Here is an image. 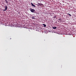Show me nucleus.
Masks as SVG:
<instances>
[{"mask_svg": "<svg viewBox=\"0 0 76 76\" xmlns=\"http://www.w3.org/2000/svg\"><path fill=\"white\" fill-rule=\"evenodd\" d=\"M29 10L32 12H35V10L34 9H32L31 8H29Z\"/></svg>", "mask_w": 76, "mask_h": 76, "instance_id": "f257e3e1", "label": "nucleus"}, {"mask_svg": "<svg viewBox=\"0 0 76 76\" xmlns=\"http://www.w3.org/2000/svg\"><path fill=\"white\" fill-rule=\"evenodd\" d=\"M7 10H5V9H4V10H3V11H6Z\"/></svg>", "mask_w": 76, "mask_h": 76, "instance_id": "9b49d317", "label": "nucleus"}, {"mask_svg": "<svg viewBox=\"0 0 76 76\" xmlns=\"http://www.w3.org/2000/svg\"><path fill=\"white\" fill-rule=\"evenodd\" d=\"M38 4H39V5H42V6H43V4H39V3H38Z\"/></svg>", "mask_w": 76, "mask_h": 76, "instance_id": "0eeeda50", "label": "nucleus"}, {"mask_svg": "<svg viewBox=\"0 0 76 76\" xmlns=\"http://www.w3.org/2000/svg\"><path fill=\"white\" fill-rule=\"evenodd\" d=\"M19 1H20V0H19Z\"/></svg>", "mask_w": 76, "mask_h": 76, "instance_id": "4468645a", "label": "nucleus"}, {"mask_svg": "<svg viewBox=\"0 0 76 76\" xmlns=\"http://www.w3.org/2000/svg\"><path fill=\"white\" fill-rule=\"evenodd\" d=\"M5 1L6 3H7V4L8 3V2L7 0H5Z\"/></svg>", "mask_w": 76, "mask_h": 76, "instance_id": "6e6552de", "label": "nucleus"}, {"mask_svg": "<svg viewBox=\"0 0 76 76\" xmlns=\"http://www.w3.org/2000/svg\"><path fill=\"white\" fill-rule=\"evenodd\" d=\"M68 14L70 16H71V15L70 14H69L68 13Z\"/></svg>", "mask_w": 76, "mask_h": 76, "instance_id": "9d476101", "label": "nucleus"}, {"mask_svg": "<svg viewBox=\"0 0 76 76\" xmlns=\"http://www.w3.org/2000/svg\"><path fill=\"white\" fill-rule=\"evenodd\" d=\"M4 7H5V10H7V8H8V7H7V6H5Z\"/></svg>", "mask_w": 76, "mask_h": 76, "instance_id": "7ed1b4c3", "label": "nucleus"}, {"mask_svg": "<svg viewBox=\"0 0 76 76\" xmlns=\"http://www.w3.org/2000/svg\"><path fill=\"white\" fill-rule=\"evenodd\" d=\"M1 9V8H0V10Z\"/></svg>", "mask_w": 76, "mask_h": 76, "instance_id": "ddd939ff", "label": "nucleus"}, {"mask_svg": "<svg viewBox=\"0 0 76 76\" xmlns=\"http://www.w3.org/2000/svg\"><path fill=\"white\" fill-rule=\"evenodd\" d=\"M37 6H39V5H38V4H37Z\"/></svg>", "mask_w": 76, "mask_h": 76, "instance_id": "f8f14e48", "label": "nucleus"}, {"mask_svg": "<svg viewBox=\"0 0 76 76\" xmlns=\"http://www.w3.org/2000/svg\"><path fill=\"white\" fill-rule=\"evenodd\" d=\"M53 29H56L57 27L56 26H55V27H53Z\"/></svg>", "mask_w": 76, "mask_h": 76, "instance_id": "39448f33", "label": "nucleus"}, {"mask_svg": "<svg viewBox=\"0 0 76 76\" xmlns=\"http://www.w3.org/2000/svg\"><path fill=\"white\" fill-rule=\"evenodd\" d=\"M31 6H32L33 7H36V6L33 4L32 3H31Z\"/></svg>", "mask_w": 76, "mask_h": 76, "instance_id": "f03ea898", "label": "nucleus"}, {"mask_svg": "<svg viewBox=\"0 0 76 76\" xmlns=\"http://www.w3.org/2000/svg\"><path fill=\"white\" fill-rule=\"evenodd\" d=\"M61 18H60L59 19H58V20H59V22H61Z\"/></svg>", "mask_w": 76, "mask_h": 76, "instance_id": "423d86ee", "label": "nucleus"}, {"mask_svg": "<svg viewBox=\"0 0 76 76\" xmlns=\"http://www.w3.org/2000/svg\"><path fill=\"white\" fill-rule=\"evenodd\" d=\"M31 18H32L33 19H35V18H34V17H31Z\"/></svg>", "mask_w": 76, "mask_h": 76, "instance_id": "1a4fd4ad", "label": "nucleus"}, {"mask_svg": "<svg viewBox=\"0 0 76 76\" xmlns=\"http://www.w3.org/2000/svg\"><path fill=\"white\" fill-rule=\"evenodd\" d=\"M42 25H43V26H44V27H46V25H45V24H42Z\"/></svg>", "mask_w": 76, "mask_h": 76, "instance_id": "20e7f679", "label": "nucleus"}]
</instances>
